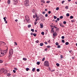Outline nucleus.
<instances>
[{"mask_svg": "<svg viewBox=\"0 0 77 77\" xmlns=\"http://www.w3.org/2000/svg\"><path fill=\"white\" fill-rule=\"evenodd\" d=\"M14 70H15L16 71H17V68L15 67L14 68Z\"/></svg>", "mask_w": 77, "mask_h": 77, "instance_id": "49", "label": "nucleus"}, {"mask_svg": "<svg viewBox=\"0 0 77 77\" xmlns=\"http://www.w3.org/2000/svg\"><path fill=\"white\" fill-rule=\"evenodd\" d=\"M75 4H76V5H77V2H75Z\"/></svg>", "mask_w": 77, "mask_h": 77, "instance_id": "64", "label": "nucleus"}, {"mask_svg": "<svg viewBox=\"0 0 77 77\" xmlns=\"http://www.w3.org/2000/svg\"><path fill=\"white\" fill-rule=\"evenodd\" d=\"M40 28H43V24L42 23L40 24Z\"/></svg>", "mask_w": 77, "mask_h": 77, "instance_id": "12", "label": "nucleus"}, {"mask_svg": "<svg viewBox=\"0 0 77 77\" xmlns=\"http://www.w3.org/2000/svg\"><path fill=\"white\" fill-rule=\"evenodd\" d=\"M25 19L27 21V23H30V20L29 19V16L28 15H26L25 16Z\"/></svg>", "mask_w": 77, "mask_h": 77, "instance_id": "2", "label": "nucleus"}, {"mask_svg": "<svg viewBox=\"0 0 77 77\" xmlns=\"http://www.w3.org/2000/svg\"><path fill=\"white\" fill-rule=\"evenodd\" d=\"M35 42L36 43H39V41L38 40H37L35 41Z\"/></svg>", "mask_w": 77, "mask_h": 77, "instance_id": "39", "label": "nucleus"}, {"mask_svg": "<svg viewBox=\"0 0 77 77\" xmlns=\"http://www.w3.org/2000/svg\"><path fill=\"white\" fill-rule=\"evenodd\" d=\"M15 21H16V22H17V21H18V20L17 19L15 20Z\"/></svg>", "mask_w": 77, "mask_h": 77, "instance_id": "63", "label": "nucleus"}, {"mask_svg": "<svg viewBox=\"0 0 77 77\" xmlns=\"http://www.w3.org/2000/svg\"><path fill=\"white\" fill-rule=\"evenodd\" d=\"M7 51H8V48L4 51H2V50L0 49V54H1V55H5L6 54Z\"/></svg>", "mask_w": 77, "mask_h": 77, "instance_id": "1", "label": "nucleus"}, {"mask_svg": "<svg viewBox=\"0 0 77 77\" xmlns=\"http://www.w3.org/2000/svg\"><path fill=\"white\" fill-rule=\"evenodd\" d=\"M63 24H66V21H64L63 22Z\"/></svg>", "mask_w": 77, "mask_h": 77, "instance_id": "33", "label": "nucleus"}, {"mask_svg": "<svg viewBox=\"0 0 77 77\" xmlns=\"http://www.w3.org/2000/svg\"><path fill=\"white\" fill-rule=\"evenodd\" d=\"M57 35V34L55 32L53 34V36H56Z\"/></svg>", "mask_w": 77, "mask_h": 77, "instance_id": "10", "label": "nucleus"}, {"mask_svg": "<svg viewBox=\"0 0 77 77\" xmlns=\"http://www.w3.org/2000/svg\"><path fill=\"white\" fill-rule=\"evenodd\" d=\"M48 43H50V42L51 41H50V40L49 39V40L48 41Z\"/></svg>", "mask_w": 77, "mask_h": 77, "instance_id": "56", "label": "nucleus"}, {"mask_svg": "<svg viewBox=\"0 0 77 77\" xmlns=\"http://www.w3.org/2000/svg\"><path fill=\"white\" fill-rule=\"evenodd\" d=\"M48 14H51V11H49L48 12Z\"/></svg>", "mask_w": 77, "mask_h": 77, "instance_id": "53", "label": "nucleus"}, {"mask_svg": "<svg viewBox=\"0 0 77 77\" xmlns=\"http://www.w3.org/2000/svg\"><path fill=\"white\" fill-rule=\"evenodd\" d=\"M6 75L7 76H8V77H10V76L11 75V74L10 73H8Z\"/></svg>", "mask_w": 77, "mask_h": 77, "instance_id": "9", "label": "nucleus"}, {"mask_svg": "<svg viewBox=\"0 0 77 77\" xmlns=\"http://www.w3.org/2000/svg\"><path fill=\"white\" fill-rule=\"evenodd\" d=\"M72 50H70L69 51V53H71V52H72Z\"/></svg>", "mask_w": 77, "mask_h": 77, "instance_id": "61", "label": "nucleus"}, {"mask_svg": "<svg viewBox=\"0 0 77 77\" xmlns=\"http://www.w3.org/2000/svg\"><path fill=\"white\" fill-rule=\"evenodd\" d=\"M14 2H16L17 3H18V1L17 0H14Z\"/></svg>", "mask_w": 77, "mask_h": 77, "instance_id": "42", "label": "nucleus"}, {"mask_svg": "<svg viewBox=\"0 0 77 77\" xmlns=\"http://www.w3.org/2000/svg\"><path fill=\"white\" fill-rule=\"evenodd\" d=\"M14 43L15 44V45H17V43L16 42H14Z\"/></svg>", "mask_w": 77, "mask_h": 77, "instance_id": "55", "label": "nucleus"}, {"mask_svg": "<svg viewBox=\"0 0 77 77\" xmlns=\"http://www.w3.org/2000/svg\"><path fill=\"white\" fill-rule=\"evenodd\" d=\"M42 13L43 14H45V12H44V11H43L42 12Z\"/></svg>", "mask_w": 77, "mask_h": 77, "instance_id": "60", "label": "nucleus"}, {"mask_svg": "<svg viewBox=\"0 0 77 77\" xmlns=\"http://www.w3.org/2000/svg\"><path fill=\"white\" fill-rule=\"evenodd\" d=\"M62 42L63 43H64V42H65V40H62Z\"/></svg>", "mask_w": 77, "mask_h": 77, "instance_id": "43", "label": "nucleus"}, {"mask_svg": "<svg viewBox=\"0 0 77 77\" xmlns=\"http://www.w3.org/2000/svg\"><path fill=\"white\" fill-rule=\"evenodd\" d=\"M50 26L51 27H53V25H50Z\"/></svg>", "mask_w": 77, "mask_h": 77, "instance_id": "57", "label": "nucleus"}, {"mask_svg": "<svg viewBox=\"0 0 77 77\" xmlns=\"http://www.w3.org/2000/svg\"><path fill=\"white\" fill-rule=\"evenodd\" d=\"M64 2H65V1H63L61 3H62V4H63V3H64Z\"/></svg>", "mask_w": 77, "mask_h": 77, "instance_id": "51", "label": "nucleus"}, {"mask_svg": "<svg viewBox=\"0 0 77 77\" xmlns=\"http://www.w3.org/2000/svg\"><path fill=\"white\" fill-rule=\"evenodd\" d=\"M30 27H31V25H28V28H30Z\"/></svg>", "mask_w": 77, "mask_h": 77, "instance_id": "32", "label": "nucleus"}, {"mask_svg": "<svg viewBox=\"0 0 77 77\" xmlns=\"http://www.w3.org/2000/svg\"><path fill=\"white\" fill-rule=\"evenodd\" d=\"M17 3H18V2H14V5H17Z\"/></svg>", "mask_w": 77, "mask_h": 77, "instance_id": "38", "label": "nucleus"}, {"mask_svg": "<svg viewBox=\"0 0 77 77\" xmlns=\"http://www.w3.org/2000/svg\"><path fill=\"white\" fill-rule=\"evenodd\" d=\"M41 34L42 35H44V32H41Z\"/></svg>", "mask_w": 77, "mask_h": 77, "instance_id": "29", "label": "nucleus"}, {"mask_svg": "<svg viewBox=\"0 0 77 77\" xmlns=\"http://www.w3.org/2000/svg\"><path fill=\"white\" fill-rule=\"evenodd\" d=\"M38 23V22H37V21H35L34 22V24L35 25H36V24H37Z\"/></svg>", "mask_w": 77, "mask_h": 77, "instance_id": "23", "label": "nucleus"}, {"mask_svg": "<svg viewBox=\"0 0 77 77\" xmlns=\"http://www.w3.org/2000/svg\"><path fill=\"white\" fill-rule=\"evenodd\" d=\"M56 65L57 66H59L60 64L58 63H57Z\"/></svg>", "mask_w": 77, "mask_h": 77, "instance_id": "27", "label": "nucleus"}, {"mask_svg": "<svg viewBox=\"0 0 77 77\" xmlns=\"http://www.w3.org/2000/svg\"><path fill=\"white\" fill-rule=\"evenodd\" d=\"M47 50H48V49L47 48H45V51H47Z\"/></svg>", "mask_w": 77, "mask_h": 77, "instance_id": "58", "label": "nucleus"}, {"mask_svg": "<svg viewBox=\"0 0 77 77\" xmlns=\"http://www.w3.org/2000/svg\"><path fill=\"white\" fill-rule=\"evenodd\" d=\"M43 44H44L43 43H41L40 44V46H43Z\"/></svg>", "mask_w": 77, "mask_h": 77, "instance_id": "19", "label": "nucleus"}, {"mask_svg": "<svg viewBox=\"0 0 77 77\" xmlns=\"http://www.w3.org/2000/svg\"><path fill=\"white\" fill-rule=\"evenodd\" d=\"M45 17H48V14H46L45 15Z\"/></svg>", "mask_w": 77, "mask_h": 77, "instance_id": "48", "label": "nucleus"}, {"mask_svg": "<svg viewBox=\"0 0 77 77\" xmlns=\"http://www.w3.org/2000/svg\"><path fill=\"white\" fill-rule=\"evenodd\" d=\"M37 35V34H36V33H34V34H33V36H36V35Z\"/></svg>", "mask_w": 77, "mask_h": 77, "instance_id": "16", "label": "nucleus"}, {"mask_svg": "<svg viewBox=\"0 0 77 77\" xmlns=\"http://www.w3.org/2000/svg\"><path fill=\"white\" fill-rule=\"evenodd\" d=\"M55 45H58L59 43H58V42H57L56 43Z\"/></svg>", "mask_w": 77, "mask_h": 77, "instance_id": "34", "label": "nucleus"}, {"mask_svg": "<svg viewBox=\"0 0 77 77\" xmlns=\"http://www.w3.org/2000/svg\"><path fill=\"white\" fill-rule=\"evenodd\" d=\"M53 29H54V28L53 27L51 28V31H52L53 32H54V30Z\"/></svg>", "mask_w": 77, "mask_h": 77, "instance_id": "22", "label": "nucleus"}, {"mask_svg": "<svg viewBox=\"0 0 77 77\" xmlns=\"http://www.w3.org/2000/svg\"><path fill=\"white\" fill-rule=\"evenodd\" d=\"M57 48H60V45H58L57 46Z\"/></svg>", "mask_w": 77, "mask_h": 77, "instance_id": "31", "label": "nucleus"}, {"mask_svg": "<svg viewBox=\"0 0 77 77\" xmlns=\"http://www.w3.org/2000/svg\"><path fill=\"white\" fill-rule=\"evenodd\" d=\"M39 71H40V70L39 69H37V72H39Z\"/></svg>", "mask_w": 77, "mask_h": 77, "instance_id": "41", "label": "nucleus"}, {"mask_svg": "<svg viewBox=\"0 0 77 77\" xmlns=\"http://www.w3.org/2000/svg\"><path fill=\"white\" fill-rule=\"evenodd\" d=\"M61 38L62 39H64V38H65V37H64V36H62L61 37Z\"/></svg>", "mask_w": 77, "mask_h": 77, "instance_id": "46", "label": "nucleus"}, {"mask_svg": "<svg viewBox=\"0 0 77 77\" xmlns=\"http://www.w3.org/2000/svg\"><path fill=\"white\" fill-rule=\"evenodd\" d=\"M13 72H14V73H15V72H16V71H15V70H13Z\"/></svg>", "mask_w": 77, "mask_h": 77, "instance_id": "54", "label": "nucleus"}, {"mask_svg": "<svg viewBox=\"0 0 77 77\" xmlns=\"http://www.w3.org/2000/svg\"><path fill=\"white\" fill-rule=\"evenodd\" d=\"M8 4H10L11 3V1L10 0H8Z\"/></svg>", "mask_w": 77, "mask_h": 77, "instance_id": "13", "label": "nucleus"}, {"mask_svg": "<svg viewBox=\"0 0 77 77\" xmlns=\"http://www.w3.org/2000/svg\"><path fill=\"white\" fill-rule=\"evenodd\" d=\"M42 62L44 61V60H45V58L43 57V59H42Z\"/></svg>", "mask_w": 77, "mask_h": 77, "instance_id": "30", "label": "nucleus"}, {"mask_svg": "<svg viewBox=\"0 0 77 77\" xmlns=\"http://www.w3.org/2000/svg\"><path fill=\"white\" fill-rule=\"evenodd\" d=\"M50 2L49 1H47L46 2V3H50Z\"/></svg>", "mask_w": 77, "mask_h": 77, "instance_id": "44", "label": "nucleus"}, {"mask_svg": "<svg viewBox=\"0 0 77 77\" xmlns=\"http://www.w3.org/2000/svg\"><path fill=\"white\" fill-rule=\"evenodd\" d=\"M66 17H69V13H67L66 14Z\"/></svg>", "mask_w": 77, "mask_h": 77, "instance_id": "24", "label": "nucleus"}, {"mask_svg": "<svg viewBox=\"0 0 77 77\" xmlns=\"http://www.w3.org/2000/svg\"><path fill=\"white\" fill-rule=\"evenodd\" d=\"M2 62H3V61L0 60V63H2Z\"/></svg>", "mask_w": 77, "mask_h": 77, "instance_id": "59", "label": "nucleus"}, {"mask_svg": "<svg viewBox=\"0 0 77 77\" xmlns=\"http://www.w3.org/2000/svg\"><path fill=\"white\" fill-rule=\"evenodd\" d=\"M54 71H55V69H53L52 70H51V72H53Z\"/></svg>", "mask_w": 77, "mask_h": 77, "instance_id": "50", "label": "nucleus"}, {"mask_svg": "<svg viewBox=\"0 0 77 77\" xmlns=\"http://www.w3.org/2000/svg\"><path fill=\"white\" fill-rule=\"evenodd\" d=\"M33 72H34L35 71V68H33L32 70Z\"/></svg>", "mask_w": 77, "mask_h": 77, "instance_id": "17", "label": "nucleus"}, {"mask_svg": "<svg viewBox=\"0 0 77 77\" xmlns=\"http://www.w3.org/2000/svg\"><path fill=\"white\" fill-rule=\"evenodd\" d=\"M4 71V68H2L0 69V74H2Z\"/></svg>", "mask_w": 77, "mask_h": 77, "instance_id": "5", "label": "nucleus"}, {"mask_svg": "<svg viewBox=\"0 0 77 77\" xmlns=\"http://www.w3.org/2000/svg\"><path fill=\"white\" fill-rule=\"evenodd\" d=\"M4 74H6V73H7V72H8V71L6 70H4V71H3Z\"/></svg>", "mask_w": 77, "mask_h": 77, "instance_id": "8", "label": "nucleus"}, {"mask_svg": "<svg viewBox=\"0 0 77 77\" xmlns=\"http://www.w3.org/2000/svg\"><path fill=\"white\" fill-rule=\"evenodd\" d=\"M36 17H37V14L36 13H35L34 14V15L33 16V17L34 18H36Z\"/></svg>", "mask_w": 77, "mask_h": 77, "instance_id": "7", "label": "nucleus"}, {"mask_svg": "<svg viewBox=\"0 0 77 77\" xmlns=\"http://www.w3.org/2000/svg\"><path fill=\"white\" fill-rule=\"evenodd\" d=\"M57 21H59V20H60L59 18H57Z\"/></svg>", "mask_w": 77, "mask_h": 77, "instance_id": "52", "label": "nucleus"}, {"mask_svg": "<svg viewBox=\"0 0 77 77\" xmlns=\"http://www.w3.org/2000/svg\"><path fill=\"white\" fill-rule=\"evenodd\" d=\"M60 19H62V18H63V16H61L60 17Z\"/></svg>", "mask_w": 77, "mask_h": 77, "instance_id": "40", "label": "nucleus"}, {"mask_svg": "<svg viewBox=\"0 0 77 77\" xmlns=\"http://www.w3.org/2000/svg\"><path fill=\"white\" fill-rule=\"evenodd\" d=\"M31 31H32V32H34V29H31Z\"/></svg>", "mask_w": 77, "mask_h": 77, "instance_id": "36", "label": "nucleus"}, {"mask_svg": "<svg viewBox=\"0 0 77 77\" xmlns=\"http://www.w3.org/2000/svg\"><path fill=\"white\" fill-rule=\"evenodd\" d=\"M59 7H57L56 8V11H58V10H59Z\"/></svg>", "mask_w": 77, "mask_h": 77, "instance_id": "37", "label": "nucleus"}, {"mask_svg": "<svg viewBox=\"0 0 77 77\" xmlns=\"http://www.w3.org/2000/svg\"><path fill=\"white\" fill-rule=\"evenodd\" d=\"M47 48H50V47H51V46H49V45H48V46H47Z\"/></svg>", "mask_w": 77, "mask_h": 77, "instance_id": "47", "label": "nucleus"}, {"mask_svg": "<svg viewBox=\"0 0 77 77\" xmlns=\"http://www.w3.org/2000/svg\"><path fill=\"white\" fill-rule=\"evenodd\" d=\"M36 63L37 65H39L40 64V62H37Z\"/></svg>", "mask_w": 77, "mask_h": 77, "instance_id": "21", "label": "nucleus"}, {"mask_svg": "<svg viewBox=\"0 0 77 77\" xmlns=\"http://www.w3.org/2000/svg\"><path fill=\"white\" fill-rule=\"evenodd\" d=\"M59 25L61 27H64V26L61 23H59Z\"/></svg>", "mask_w": 77, "mask_h": 77, "instance_id": "11", "label": "nucleus"}, {"mask_svg": "<svg viewBox=\"0 0 77 77\" xmlns=\"http://www.w3.org/2000/svg\"><path fill=\"white\" fill-rule=\"evenodd\" d=\"M41 2H43V3H45V1L44 0H41Z\"/></svg>", "mask_w": 77, "mask_h": 77, "instance_id": "18", "label": "nucleus"}, {"mask_svg": "<svg viewBox=\"0 0 77 77\" xmlns=\"http://www.w3.org/2000/svg\"><path fill=\"white\" fill-rule=\"evenodd\" d=\"M65 44H66V45H68V44H69V42H66Z\"/></svg>", "mask_w": 77, "mask_h": 77, "instance_id": "20", "label": "nucleus"}, {"mask_svg": "<svg viewBox=\"0 0 77 77\" xmlns=\"http://www.w3.org/2000/svg\"><path fill=\"white\" fill-rule=\"evenodd\" d=\"M13 53H14L13 49H10L9 51V56H11L12 54H13Z\"/></svg>", "mask_w": 77, "mask_h": 77, "instance_id": "3", "label": "nucleus"}, {"mask_svg": "<svg viewBox=\"0 0 77 77\" xmlns=\"http://www.w3.org/2000/svg\"><path fill=\"white\" fill-rule=\"evenodd\" d=\"M3 19L4 20V21H6V17H4Z\"/></svg>", "mask_w": 77, "mask_h": 77, "instance_id": "35", "label": "nucleus"}, {"mask_svg": "<svg viewBox=\"0 0 77 77\" xmlns=\"http://www.w3.org/2000/svg\"><path fill=\"white\" fill-rule=\"evenodd\" d=\"M65 9H68V6H66L65 7Z\"/></svg>", "mask_w": 77, "mask_h": 77, "instance_id": "45", "label": "nucleus"}, {"mask_svg": "<svg viewBox=\"0 0 77 77\" xmlns=\"http://www.w3.org/2000/svg\"><path fill=\"white\" fill-rule=\"evenodd\" d=\"M29 70V68H27L26 69V71H28Z\"/></svg>", "mask_w": 77, "mask_h": 77, "instance_id": "25", "label": "nucleus"}, {"mask_svg": "<svg viewBox=\"0 0 77 77\" xmlns=\"http://www.w3.org/2000/svg\"><path fill=\"white\" fill-rule=\"evenodd\" d=\"M70 18L71 19H72V18H74V17H73V16H71L70 17Z\"/></svg>", "mask_w": 77, "mask_h": 77, "instance_id": "28", "label": "nucleus"}, {"mask_svg": "<svg viewBox=\"0 0 77 77\" xmlns=\"http://www.w3.org/2000/svg\"><path fill=\"white\" fill-rule=\"evenodd\" d=\"M54 20H56V18H57V17L54 16Z\"/></svg>", "mask_w": 77, "mask_h": 77, "instance_id": "26", "label": "nucleus"}, {"mask_svg": "<svg viewBox=\"0 0 77 77\" xmlns=\"http://www.w3.org/2000/svg\"><path fill=\"white\" fill-rule=\"evenodd\" d=\"M3 44L4 45H6V43H5L4 42L2 41H0V45H2Z\"/></svg>", "mask_w": 77, "mask_h": 77, "instance_id": "6", "label": "nucleus"}, {"mask_svg": "<svg viewBox=\"0 0 77 77\" xmlns=\"http://www.w3.org/2000/svg\"><path fill=\"white\" fill-rule=\"evenodd\" d=\"M23 60L25 61H26V60H27V58H23Z\"/></svg>", "mask_w": 77, "mask_h": 77, "instance_id": "14", "label": "nucleus"}, {"mask_svg": "<svg viewBox=\"0 0 77 77\" xmlns=\"http://www.w3.org/2000/svg\"><path fill=\"white\" fill-rule=\"evenodd\" d=\"M63 56L62 55H60V57L61 59H63Z\"/></svg>", "mask_w": 77, "mask_h": 77, "instance_id": "15", "label": "nucleus"}, {"mask_svg": "<svg viewBox=\"0 0 77 77\" xmlns=\"http://www.w3.org/2000/svg\"><path fill=\"white\" fill-rule=\"evenodd\" d=\"M44 65L46 66H49V63H48V61H45Z\"/></svg>", "mask_w": 77, "mask_h": 77, "instance_id": "4", "label": "nucleus"}, {"mask_svg": "<svg viewBox=\"0 0 77 77\" xmlns=\"http://www.w3.org/2000/svg\"><path fill=\"white\" fill-rule=\"evenodd\" d=\"M30 35H33V33L31 32L30 33Z\"/></svg>", "mask_w": 77, "mask_h": 77, "instance_id": "62", "label": "nucleus"}]
</instances>
